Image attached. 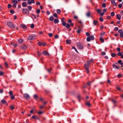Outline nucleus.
Here are the masks:
<instances>
[{
  "mask_svg": "<svg viewBox=\"0 0 123 123\" xmlns=\"http://www.w3.org/2000/svg\"><path fill=\"white\" fill-rule=\"evenodd\" d=\"M9 94L10 95H13V92L12 91H10L9 92Z\"/></svg>",
  "mask_w": 123,
  "mask_h": 123,
  "instance_id": "nucleus-49",
  "label": "nucleus"
},
{
  "mask_svg": "<svg viewBox=\"0 0 123 123\" xmlns=\"http://www.w3.org/2000/svg\"><path fill=\"white\" fill-rule=\"evenodd\" d=\"M34 97L36 100H37L38 96L37 95L35 94L34 95Z\"/></svg>",
  "mask_w": 123,
  "mask_h": 123,
  "instance_id": "nucleus-25",
  "label": "nucleus"
},
{
  "mask_svg": "<svg viewBox=\"0 0 123 123\" xmlns=\"http://www.w3.org/2000/svg\"><path fill=\"white\" fill-rule=\"evenodd\" d=\"M38 45L40 46H41L42 45V43L41 42H38Z\"/></svg>",
  "mask_w": 123,
  "mask_h": 123,
  "instance_id": "nucleus-45",
  "label": "nucleus"
},
{
  "mask_svg": "<svg viewBox=\"0 0 123 123\" xmlns=\"http://www.w3.org/2000/svg\"><path fill=\"white\" fill-rule=\"evenodd\" d=\"M1 102L2 103L5 104L6 103V101L4 99H2L1 101Z\"/></svg>",
  "mask_w": 123,
  "mask_h": 123,
  "instance_id": "nucleus-31",
  "label": "nucleus"
},
{
  "mask_svg": "<svg viewBox=\"0 0 123 123\" xmlns=\"http://www.w3.org/2000/svg\"><path fill=\"white\" fill-rule=\"evenodd\" d=\"M90 61H87V63H86L84 64V66L87 74L89 73V68L90 67Z\"/></svg>",
  "mask_w": 123,
  "mask_h": 123,
  "instance_id": "nucleus-1",
  "label": "nucleus"
},
{
  "mask_svg": "<svg viewBox=\"0 0 123 123\" xmlns=\"http://www.w3.org/2000/svg\"><path fill=\"white\" fill-rule=\"evenodd\" d=\"M74 18L75 19H77L78 18V17L75 15H74Z\"/></svg>",
  "mask_w": 123,
  "mask_h": 123,
  "instance_id": "nucleus-52",
  "label": "nucleus"
},
{
  "mask_svg": "<svg viewBox=\"0 0 123 123\" xmlns=\"http://www.w3.org/2000/svg\"><path fill=\"white\" fill-rule=\"evenodd\" d=\"M102 6L103 7H106V4L105 3H103L102 4Z\"/></svg>",
  "mask_w": 123,
  "mask_h": 123,
  "instance_id": "nucleus-54",
  "label": "nucleus"
},
{
  "mask_svg": "<svg viewBox=\"0 0 123 123\" xmlns=\"http://www.w3.org/2000/svg\"><path fill=\"white\" fill-rule=\"evenodd\" d=\"M86 40L87 41L89 42L90 41L91 39L90 37H88L86 38Z\"/></svg>",
  "mask_w": 123,
  "mask_h": 123,
  "instance_id": "nucleus-36",
  "label": "nucleus"
},
{
  "mask_svg": "<svg viewBox=\"0 0 123 123\" xmlns=\"http://www.w3.org/2000/svg\"><path fill=\"white\" fill-rule=\"evenodd\" d=\"M46 70L49 73H50V71L52 70V69L51 68H50L49 69H47Z\"/></svg>",
  "mask_w": 123,
  "mask_h": 123,
  "instance_id": "nucleus-27",
  "label": "nucleus"
},
{
  "mask_svg": "<svg viewBox=\"0 0 123 123\" xmlns=\"http://www.w3.org/2000/svg\"><path fill=\"white\" fill-rule=\"evenodd\" d=\"M66 41L67 44H70L71 43V41L69 40H67Z\"/></svg>",
  "mask_w": 123,
  "mask_h": 123,
  "instance_id": "nucleus-29",
  "label": "nucleus"
},
{
  "mask_svg": "<svg viewBox=\"0 0 123 123\" xmlns=\"http://www.w3.org/2000/svg\"><path fill=\"white\" fill-rule=\"evenodd\" d=\"M10 12L11 13H13L14 12V11L13 10H10Z\"/></svg>",
  "mask_w": 123,
  "mask_h": 123,
  "instance_id": "nucleus-56",
  "label": "nucleus"
},
{
  "mask_svg": "<svg viewBox=\"0 0 123 123\" xmlns=\"http://www.w3.org/2000/svg\"><path fill=\"white\" fill-rule=\"evenodd\" d=\"M117 62L119 64H121L122 62L121 60H119Z\"/></svg>",
  "mask_w": 123,
  "mask_h": 123,
  "instance_id": "nucleus-46",
  "label": "nucleus"
},
{
  "mask_svg": "<svg viewBox=\"0 0 123 123\" xmlns=\"http://www.w3.org/2000/svg\"><path fill=\"white\" fill-rule=\"evenodd\" d=\"M40 9H39L37 10L36 11V12L37 13L39 14L40 13Z\"/></svg>",
  "mask_w": 123,
  "mask_h": 123,
  "instance_id": "nucleus-50",
  "label": "nucleus"
},
{
  "mask_svg": "<svg viewBox=\"0 0 123 123\" xmlns=\"http://www.w3.org/2000/svg\"><path fill=\"white\" fill-rule=\"evenodd\" d=\"M7 25L10 27L12 28H15L14 25L12 22L10 21H8L7 22Z\"/></svg>",
  "mask_w": 123,
  "mask_h": 123,
  "instance_id": "nucleus-3",
  "label": "nucleus"
},
{
  "mask_svg": "<svg viewBox=\"0 0 123 123\" xmlns=\"http://www.w3.org/2000/svg\"><path fill=\"white\" fill-rule=\"evenodd\" d=\"M90 37V39L92 40H93L94 39V37L93 35L91 36Z\"/></svg>",
  "mask_w": 123,
  "mask_h": 123,
  "instance_id": "nucleus-41",
  "label": "nucleus"
},
{
  "mask_svg": "<svg viewBox=\"0 0 123 123\" xmlns=\"http://www.w3.org/2000/svg\"><path fill=\"white\" fill-rule=\"evenodd\" d=\"M113 67L114 68L117 69H118L119 68H120V67H118L115 64H113Z\"/></svg>",
  "mask_w": 123,
  "mask_h": 123,
  "instance_id": "nucleus-14",
  "label": "nucleus"
},
{
  "mask_svg": "<svg viewBox=\"0 0 123 123\" xmlns=\"http://www.w3.org/2000/svg\"><path fill=\"white\" fill-rule=\"evenodd\" d=\"M58 36L57 35L55 36V39H57L58 38Z\"/></svg>",
  "mask_w": 123,
  "mask_h": 123,
  "instance_id": "nucleus-59",
  "label": "nucleus"
},
{
  "mask_svg": "<svg viewBox=\"0 0 123 123\" xmlns=\"http://www.w3.org/2000/svg\"><path fill=\"white\" fill-rule=\"evenodd\" d=\"M118 32L120 34H121V33H123L122 30L121 29H120L118 31Z\"/></svg>",
  "mask_w": 123,
  "mask_h": 123,
  "instance_id": "nucleus-39",
  "label": "nucleus"
},
{
  "mask_svg": "<svg viewBox=\"0 0 123 123\" xmlns=\"http://www.w3.org/2000/svg\"><path fill=\"white\" fill-rule=\"evenodd\" d=\"M12 2L13 3V4H17L18 1L15 0H11Z\"/></svg>",
  "mask_w": 123,
  "mask_h": 123,
  "instance_id": "nucleus-17",
  "label": "nucleus"
},
{
  "mask_svg": "<svg viewBox=\"0 0 123 123\" xmlns=\"http://www.w3.org/2000/svg\"><path fill=\"white\" fill-rule=\"evenodd\" d=\"M61 21L62 22V25L64 26H65L66 25V22H64L63 20H61Z\"/></svg>",
  "mask_w": 123,
  "mask_h": 123,
  "instance_id": "nucleus-16",
  "label": "nucleus"
},
{
  "mask_svg": "<svg viewBox=\"0 0 123 123\" xmlns=\"http://www.w3.org/2000/svg\"><path fill=\"white\" fill-rule=\"evenodd\" d=\"M90 11L88 12L86 14V16L87 17H89L90 16Z\"/></svg>",
  "mask_w": 123,
  "mask_h": 123,
  "instance_id": "nucleus-20",
  "label": "nucleus"
},
{
  "mask_svg": "<svg viewBox=\"0 0 123 123\" xmlns=\"http://www.w3.org/2000/svg\"><path fill=\"white\" fill-rule=\"evenodd\" d=\"M116 88L117 90L119 91L121 90L120 88L119 87H118V86H117Z\"/></svg>",
  "mask_w": 123,
  "mask_h": 123,
  "instance_id": "nucleus-60",
  "label": "nucleus"
},
{
  "mask_svg": "<svg viewBox=\"0 0 123 123\" xmlns=\"http://www.w3.org/2000/svg\"><path fill=\"white\" fill-rule=\"evenodd\" d=\"M11 6L10 4H8V8H11Z\"/></svg>",
  "mask_w": 123,
  "mask_h": 123,
  "instance_id": "nucleus-61",
  "label": "nucleus"
},
{
  "mask_svg": "<svg viewBox=\"0 0 123 123\" xmlns=\"http://www.w3.org/2000/svg\"><path fill=\"white\" fill-rule=\"evenodd\" d=\"M10 107L12 110H13L14 109V106L12 105H10Z\"/></svg>",
  "mask_w": 123,
  "mask_h": 123,
  "instance_id": "nucleus-28",
  "label": "nucleus"
},
{
  "mask_svg": "<svg viewBox=\"0 0 123 123\" xmlns=\"http://www.w3.org/2000/svg\"><path fill=\"white\" fill-rule=\"evenodd\" d=\"M22 5L23 7H26L27 6V3L25 2H23L22 3Z\"/></svg>",
  "mask_w": 123,
  "mask_h": 123,
  "instance_id": "nucleus-12",
  "label": "nucleus"
},
{
  "mask_svg": "<svg viewBox=\"0 0 123 123\" xmlns=\"http://www.w3.org/2000/svg\"><path fill=\"white\" fill-rule=\"evenodd\" d=\"M56 12L59 14H60L61 12V11L60 9H58L56 10Z\"/></svg>",
  "mask_w": 123,
  "mask_h": 123,
  "instance_id": "nucleus-26",
  "label": "nucleus"
},
{
  "mask_svg": "<svg viewBox=\"0 0 123 123\" xmlns=\"http://www.w3.org/2000/svg\"><path fill=\"white\" fill-rule=\"evenodd\" d=\"M86 105L88 107H90L91 106V104H90V102L89 101H86Z\"/></svg>",
  "mask_w": 123,
  "mask_h": 123,
  "instance_id": "nucleus-10",
  "label": "nucleus"
},
{
  "mask_svg": "<svg viewBox=\"0 0 123 123\" xmlns=\"http://www.w3.org/2000/svg\"><path fill=\"white\" fill-rule=\"evenodd\" d=\"M110 15L112 17L113 16L115 15V13L113 12H112L111 13Z\"/></svg>",
  "mask_w": 123,
  "mask_h": 123,
  "instance_id": "nucleus-35",
  "label": "nucleus"
},
{
  "mask_svg": "<svg viewBox=\"0 0 123 123\" xmlns=\"http://www.w3.org/2000/svg\"><path fill=\"white\" fill-rule=\"evenodd\" d=\"M86 35L87 36H89L90 35V34L89 33L87 32H86Z\"/></svg>",
  "mask_w": 123,
  "mask_h": 123,
  "instance_id": "nucleus-62",
  "label": "nucleus"
},
{
  "mask_svg": "<svg viewBox=\"0 0 123 123\" xmlns=\"http://www.w3.org/2000/svg\"><path fill=\"white\" fill-rule=\"evenodd\" d=\"M118 30V28L117 27H116L114 29V30L115 31H117Z\"/></svg>",
  "mask_w": 123,
  "mask_h": 123,
  "instance_id": "nucleus-51",
  "label": "nucleus"
},
{
  "mask_svg": "<svg viewBox=\"0 0 123 123\" xmlns=\"http://www.w3.org/2000/svg\"><path fill=\"white\" fill-rule=\"evenodd\" d=\"M28 39L29 40H33L35 39V37L32 36H30L28 37Z\"/></svg>",
  "mask_w": 123,
  "mask_h": 123,
  "instance_id": "nucleus-7",
  "label": "nucleus"
},
{
  "mask_svg": "<svg viewBox=\"0 0 123 123\" xmlns=\"http://www.w3.org/2000/svg\"><path fill=\"white\" fill-rule=\"evenodd\" d=\"M16 5L17 4H13V5H12V6L13 7L15 8L16 7Z\"/></svg>",
  "mask_w": 123,
  "mask_h": 123,
  "instance_id": "nucleus-64",
  "label": "nucleus"
},
{
  "mask_svg": "<svg viewBox=\"0 0 123 123\" xmlns=\"http://www.w3.org/2000/svg\"><path fill=\"white\" fill-rule=\"evenodd\" d=\"M59 22V20L58 19H55L54 20V22L55 23H58Z\"/></svg>",
  "mask_w": 123,
  "mask_h": 123,
  "instance_id": "nucleus-22",
  "label": "nucleus"
},
{
  "mask_svg": "<svg viewBox=\"0 0 123 123\" xmlns=\"http://www.w3.org/2000/svg\"><path fill=\"white\" fill-rule=\"evenodd\" d=\"M122 6V5L121 4H120L118 5V6L119 8H121Z\"/></svg>",
  "mask_w": 123,
  "mask_h": 123,
  "instance_id": "nucleus-53",
  "label": "nucleus"
},
{
  "mask_svg": "<svg viewBox=\"0 0 123 123\" xmlns=\"http://www.w3.org/2000/svg\"><path fill=\"white\" fill-rule=\"evenodd\" d=\"M20 26L22 28L24 29H26L27 28V27L24 24H21Z\"/></svg>",
  "mask_w": 123,
  "mask_h": 123,
  "instance_id": "nucleus-8",
  "label": "nucleus"
},
{
  "mask_svg": "<svg viewBox=\"0 0 123 123\" xmlns=\"http://www.w3.org/2000/svg\"><path fill=\"white\" fill-rule=\"evenodd\" d=\"M21 47L22 49L25 50L26 49L27 47L25 45H22Z\"/></svg>",
  "mask_w": 123,
  "mask_h": 123,
  "instance_id": "nucleus-9",
  "label": "nucleus"
},
{
  "mask_svg": "<svg viewBox=\"0 0 123 123\" xmlns=\"http://www.w3.org/2000/svg\"><path fill=\"white\" fill-rule=\"evenodd\" d=\"M28 9L30 10H31L32 9V7L31 6H29L28 7Z\"/></svg>",
  "mask_w": 123,
  "mask_h": 123,
  "instance_id": "nucleus-43",
  "label": "nucleus"
},
{
  "mask_svg": "<svg viewBox=\"0 0 123 123\" xmlns=\"http://www.w3.org/2000/svg\"><path fill=\"white\" fill-rule=\"evenodd\" d=\"M34 27V25L33 24H32L31 25V28H33Z\"/></svg>",
  "mask_w": 123,
  "mask_h": 123,
  "instance_id": "nucleus-57",
  "label": "nucleus"
},
{
  "mask_svg": "<svg viewBox=\"0 0 123 123\" xmlns=\"http://www.w3.org/2000/svg\"><path fill=\"white\" fill-rule=\"evenodd\" d=\"M121 16L120 14H117V18L119 20H120L121 19Z\"/></svg>",
  "mask_w": 123,
  "mask_h": 123,
  "instance_id": "nucleus-15",
  "label": "nucleus"
},
{
  "mask_svg": "<svg viewBox=\"0 0 123 123\" xmlns=\"http://www.w3.org/2000/svg\"><path fill=\"white\" fill-rule=\"evenodd\" d=\"M70 27V25L69 24H66V27L67 28H69Z\"/></svg>",
  "mask_w": 123,
  "mask_h": 123,
  "instance_id": "nucleus-33",
  "label": "nucleus"
},
{
  "mask_svg": "<svg viewBox=\"0 0 123 123\" xmlns=\"http://www.w3.org/2000/svg\"><path fill=\"white\" fill-rule=\"evenodd\" d=\"M24 97L26 98L27 99H28L30 98V96L27 93L25 94L24 95Z\"/></svg>",
  "mask_w": 123,
  "mask_h": 123,
  "instance_id": "nucleus-5",
  "label": "nucleus"
},
{
  "mask_svg": "<svg viewBox=\"0 0 123 123\" xmlns=\"http://www.w3.org/2000/svg\"><path fill=\"white\" fill-rule=\"evenodd\" d=\"M35 2L34 0H31V1L27 2V3L29 5H31L32 3H34Z\"/></svg>",
  "mask_w": 123,
  "mask_h": 123,
  "instance_id": "nucleus-11",
  "label": "nucleus"
},
{
  "mask_svg": "<svg viewBox=\"0 0 123 123\" xmlns=\"http://www.w3.org/2000/svg\"><path fill=\"white\" fill-rule=\"evenodd\" d=\"M105 52L103 51L101 52V55H105Z\"/></svg>",
  "mask_w": 123,
  "mask_h": 123,
  "instance_id": "nucleus-40",
  "label": "nucleus"
},
{
  "mask_svg": "<svg viewBox=\"0 0 123 123\" xmlns=\"http://www.w3.org/2000/svg\"><path fill=\"white\" fill-rule=\"evenodd\" d=\"M50 20L52 21L54 19V18L53 16H51L49 18Z\"/></svg>",
  "mask_w": 123,
  "mask_h": 123,
  "instance_id": "nucleus-30",
  "label": "nucleus"
},
{
  "mask_svg": "<svg viewBox=\"0 0 123 123\" xmlns=\"http://www.w3.org/2000/svg\"><path fill=\"white\" fill-rule=\"evenodd\" d=\"M14 98V97L13 95H12L11 97V99L12 100H13Z\"/></svg>",
  "mask_w": 123,
  "mask_h": 123,
  "instance_id": "nucleus-42",
  "label": "nucleus"
},
{
  "mask_svg": "<svg viewBox=\"0 0 123 123\" xmlns=\"http://www.w3.org/2000/svg\"><path fill=\"white\" fill-rule=\"evenodd\" d=\"M32 118L35 119H39V118L36 116H32Z\"/></svg>",
  "mask_w": 123,
  "mask_h": 123,
  "instance_id": "nucleus-18",
  "label": "nucleus"
},
{
  "mask_svg": "<svg viewBox=\"0 0 123 123\" xmlns=\"http://www.w3.org/2000/svg\"><path fill=\"white\" fill-rule=\"evenodd\" d=\"M99 19H100V21L101 22H102L103 20V18L101 17H100V18Z\"/></svg>",
  "mask_w": 123,
  "mask_h": 123,
  "instance_id": "nucleus-63",
  "label": "nucleus"
},
{
  "mask_svg": "<svg viewBox=\"0 0 123 123\" xmlns=\"http://www.w3.org/2000/svg\"><path fill=\"white\" fill-rule=\"evenodd\" d=\"M49 36L50 37H51L53 36V34L52 33H49L48 34Z\"/></svg>",
  "mask_w": 123,
  "mask_h": 123,
  "instance_id": "nucleus-55",
  "label": "nucleus"
},
{
  "mask_svg": "<svg viewBox=\"0 0 123 123\" xmlns=\"http://www.w3.org/2000/svg\"><path fill=\"white\" fill-rule=\"evenodd\" d=\"M100 41L102 42H104V40L103 38L102 37H100Z\"/></svg>",
  "mask_w": 123,
  "mask_h": 123,
  "instance_id": "nucleus-38",
  "label": "nucleus"
},
{
  "mask_svg": "<svg viewBox=\"0 0 123 123\" xmlns=\"http://www.w3.org/2000/svg\"><path fill=\"white\" fill-rule=\"evenodd\" d=\"M22 12L23 14L26 15H28L29 13V10L27 9L23 8L22 10Z\"/></svg>",
  "mask_w": 123,
  "mask_h": 123,
  "instance_id": "nucleus-2",
  "label": "nucleus"
},
{
  "mask_svg": "<svg viewBox=\"0 0 123 123\" xmlns=\"http://www.w3.org/2000/svg\"><path fill=\"white\" fill-rule=\"evenodd\" d=\"M37 53L39 57L40 56L42 55L41 53L39 51H37Z\"/></svg>",
  "mask_w": 123,
  "mask_h": 123,
  "instance_id": "nucleus-21",
  "label": "nucleus"
},
{
  "mask_svg": "<svg viewBox=\"0 0 123 123\" xmlns=\"http://www.w3.org/2000/svg\"><path fill=\"white\" fill-rule=\"evenodd\" d=\"M53 16L55 17H57V15L56 13H55L53 14Z\"/></svg>",
  "mask_w": 123,
  "mask_h": 123,
  "instance_id": "nucleus-47",
  "label": "nucleus"
},
{
  "mask_svg": "<svg viewBox=\"0 0 123 123\" xmlns=\"http://www.w3.org/2000/svg\"><path fill=\"white\" fill-rule=\"evenodd\" d=\"M97 11L98 13H100L101 12V10L100 9H98L97 10Z\"/></svg>",
  "mask_w": 123,
  "mask_h": 123,
  "instance_id": "nucleus-37",
  "label": "nucleus"
},
{
  "mask_svg": "<svg viewBox=\"0 0 123 123\" xmlns=\"http://www.w3.org/2000/svg\"><path fill=\"white\" fill-rule=\"evenodd\" d=\"M111 2L112 5L115 6H117V5L116 3L113 0H111Z\"/></svg>",
  "mask_w": 123,
  "mask_h": 123,
  "instance_id": "nucleus-13",
  "label": "nucleus"
},
{
  "mask_svg": "<svg viewBox=\"0 0 123 123\" xmlns=\"http://www.w3.org/2000/svg\"><path fill=\"white\" fill-rule=\"evenodd\" d=\"M42 54L43 55H49V53L45 50L43 51L42 52Z\"/></svg>",
  "mask_w": 123,
  "mask_h": 123,
  "instance_id": "nucleus-6",
  "label": "nucleus"
},
{
  "mask_svg": "<svg viewBox=\"0 0 123 123\" xmlns=\"http://www.w3.org/2000/svg\"><path fill=\"white\" fill-rule=\"evenodd\" d=\"M43 113V111H39L37 112L38 114V115H42Z\"/></svg>",
  "mask_w": 123,
  "mask_h": 123,
  "instance_id": "nucleus-23",
  "label": "nucleus"
},
{
  "mask_svg": "<svg viewBox=\"0 0 123 123\" xmlns=\"http://www.w3.org/2000/svg\"><path fill=\"white\" fill-rule=\"evenodd\" d=\"M98 23V21L96 20H94L93 22V23L94 25H96Z\"/></svg>",
  "mask_w": 123,
  "mask_h": 123,
  "instance_id": "nucleus-19",
  "label": "nucleus"
},
{
  "mask_svg": "<svg viewBox=\"0 0 123 123\" xmlns=\"http://www.w3.org/2000/svg\"><path fill=\"white\" fill-rule=\"evenodd\" d=\"M72 49H74L76 51L77 53H78V51L77 49L75 48V47H72Z\"/></svg>",
  "mask_w": 123,
  "mask_h": 123,
  "instance_id": "nucleus-44",
  "label": "nucleus"
},
{
  "mask_svg": "<svg viewBox=\"0 0 123 123\" xmlns=\"http://www.w3.org/2000/svg\"><path fill=\"white\" fill-rule=\"evenodd\" d=\"M122 55V53L121 52H119L117 54V55L118 56H121Z\"/></svg>",
  "mask_w": 123,
  "mask_h": 123,
  "instance_id": "nucleus-48",
  "label": "nucleus"
},
{
  "mask_svg": "<svg viewBox=\"0 0 123 123\" xmlns=\"http://www.w3.org/2000/svg\"><path fill=\"white\" fill-rule=\"evenodd\" d=\"M111 55L112 57H114L116 55V54L115 53H112L111 54Z\"/></svg>",
  "mask_w": 123,
  "mask_h": 123,
  "instance_id": "nucleus-24",
  "label": "nucleus"
},
{
  "mask_svg": "<svg viewBox=\"0 0 123 123\" xmlns=\"http://www.w3.org/2000/svg\"><path fill=\"white\" fill-rule=\"evenodd\" d=\"M4 74V73L2 71H0V75H2Z\"/></svg>",
  "mask_w": 123,
  "mask_h": 123,
  "instance_id": "nucleus-58",
  "label": "nucleus"
},
{
  "mask_svg": "<svg viewBox=\"0 0 123 123\" xmlns=\"http://www.w3.org/2000/svg\"><path fill=\"white\" fill-rule=\"evenodd\" d=\"M23 40L22 39H20L18 40V42L19 43H22L23 42Z\"/></svg>",
  "mask_w": 123,
  "mask_h": 123,
  "instance_id": "nucleus-32",
  "label": "nucleus"
},
{
  "mask_svg": "<svg viewBox=\"0 0 123 123\" xmlns=\"http://www.w3.org/2000/svg\"><path fill=\"white\" fill-rule=\"evenodd\" d=\"M77 45L78 47L80 49H82L83 48V44L79 42L77 43Z\"/></svg>",
  "mask_w": 123,
  "mask_h": 123,
  "instance_id": "nucleus-4",
  "label": "nucleus"
},
{
  "mask_svg": "<svg viewBox=\"0 0 123 123\" xmlns=\"http://www.w3.org/2000/svg\"><path fill=\"white\" fill-rule=\"evenodd\" d=\"M105 32H102L100 34V35L101 36H103L105 34Z\"/></svg>",
  "mask_w": 123,
  "mask_h": 123,
  "instance_id": "nucleus-34",
  "label": "nucleus"
}]
</instances>
